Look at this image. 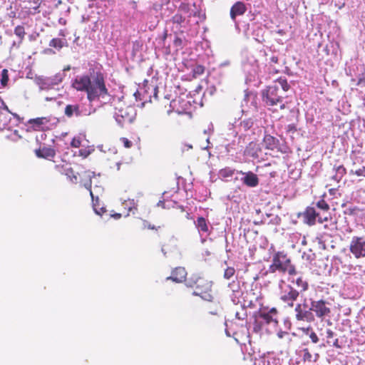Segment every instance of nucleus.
<instances>
[{
    "label": "nucleus",
    "mask_w": 365,
    "mask_h": 365,
    "mask_svg": "<svg viewBox=\"0 0 365 365\" xmlns=\"http://www.w3.org/2000/svg\"><path fill=\"white\" fill-rule=\"evenodd\" d=\"M209 313L212 315H216L217 314V308L215 307L213 310H210Z\"/></svg>",
    "instance_id": "obj_54"
},
{
    "label": "nucleus",
    "mask_w": 365,
    "mask_h": 365,
    "mask_svg": "<svg viewBox=\"0 0 365 365\" xmlns=\"http://www.w3.org/2000/svg\"><path fill=\"white\" fill-rule=\"evenodd\" d=\"M254 124V122L252 118H247L242 120L240 123V127L244 131H247L250 130Z\"/></svg>",
    "instance_id": "obj_30"
},
{
    "label": "nucleus",
    "mask_w": 365,
    "mask_h": 365,
    "mask_svg": "<svg viewBox=\"0 0 365 365\" xmlns=\"http://www.w3.org/2000/svg\"><path fill=\"white\" fill-rule=\"evenodd\" d=\"M290 88L287 80L285 78L279 77L274 81L273 84L267 86L262 92V101L267 106L279 105L280 109L285 108L283 103L282 94L287 92Z\"/></svg>",
    "instance_id": "obj_2"
},
{
    "label": "nucleus",
    "mask_w": 365,
    "mask_h": 365,
    "mask_svg": "<svg viewBox=\"0 0 365 365\" xmlns=\"http://www.w3.org/2000/svg\"><path fill=\"white\" fill-rule=\"evenodd\" d=\"M81 145V140L79 138H73L71 142V146L75 148H78Z\"/></svg>",
    "instance_id": "obj_39"
},
{
    "label": "nucleus",
    "mask_w": 365,
    "mask_h": 365,
    "mask_svg": "<svg viewBox=\"0 0 365 365\" xmlns=\"http://www.w3.org/2000/svg\"><path fill=\"white\" fill-rule=\"evenodd\" d=\"M167 35H168V34H167V31H165V33H164V34H163V41L166 38Z\"/></svg>",
    "instance_id": "obj_58"
},
{
    "label": "nucleus",
    "mask_w": 365,
    "mask_h": 365,
    "mask_svg": "<svg viewBox=\"0 0 365 365\" xmlns=\"http://www.w3.org/2000/svg\"><path fill=\"white\" fill-rule=\"evenodd\" d=\"M262 147L258 141H251L246 146L244 150V155L252 158L253 159L259 158L262 155Z\"/></svg>",
    "instance_id": "obj_13"
},
{
    "label": "nucleus",
    "mask_w": 365,
    "mask_h": 365,
    "mask_svg": "<svg viewBox=\"0 0 365 365\" xmlns=\"http://www.w3.org/2000/svg\"><path fill=\"white\" fill-rule=\"evenodd\" d=\"M279 61V58L277 56H272L270 58L269 66L273 67V64L277 63Z\"/></svg>",
    "instance_id": "obj_47"
},
{
    "label": "nucleus",
    "mask_w": 365,
    "mask_h": 365,
    "mask_svg": "<svg viewBox=\"0 0 365 365\" xmlns=\"http://www.w3.org/2000/svg\"><path fill=\"white\" fill-rule=\"evenodd\" d=\"M180 210H181V211H182V212H183V211H184V208H183V207H182V206H180Z\"/></svg>",
    "instance_id": "obj_62"
},
{
    "label": "nucleus",
    "mask_w": 365,
    "mask_h": 365,
    "mask_svg": "<svg viewBox=\"0 0 365 365\" xmlns=\"http://www.w3.org/2000/svg\"><path fill=\"white\" fill-rule=\"evenodd\" d=\"M91 78L88 75L78 76L73 80L72 86L78 91H84L87 93L89 86H91Z\"/></svg>",
    "instance_id": "obj_12"
},
{
    "label": "nucleus",
    "mask_w": 365,
    "mask_h": 365,
    "mask_svg": "<svg viewBox=\"0 0 365 365\" xmlns=\"http://www.w3.org/2000/svg\"><path fill=\"white\" fill-rule=\"evenodd\" d=\"M296 319L299 321L312 322L314 320V317L310 310H304L302 313L296 314Z\"/></svg>",
    "instance_id": "obj_24"
},
{
    "label": "nucleus",
    "mask_w": 365,
    "mask_h": 365,
    "mask_svg": "<svg viewBox=\"0 0 365 365\" xmlns=\"http://www.w3.org/2000/svg\"><path fill=\"white\" fill-rule=\"evenodd\" d=\"M303 222L309 226H313L317 222L320 224L327 222L330 217L329 216H320L319 213L316 211L313 207H307L302 213Z\"/></svg>",
    "instance_id": "obj_8"
},
{
    "label": "nucleus",
    "mask_w": 365,
    "mask_h": 365,
    "mask_svg": "<svg viewBox=\"0 0 365 365\" xmlns=\"http://www.w3.org/2000/svg\"><path fill=\"white\" fill-rule=\"evenodd\" d=\"M66 175H68L70 178H73L75 180H77V177L74 175L72 168L67 169Z\"/></svg>",
    "instance_id": "obj_44"
},
{
    "label": "nucleus",
    "mask_w": 365,
    "mask_h": 365,
    "mask_svg": "<svg viewBox=\"0 0 365 365\" xmlns=\"http://www.w3.org/2000/svg\"><path fill=\"white\" fill-rule=\"evenodd\" d=\"M309 338L311 339L312 341L314 344H316L319 341V338H318L317 334L314 331H312L310 333Z\"/></svg>",
    "instance_id": "obj_41"
},
{
    "label": "nucleus",
    "mask_w": 365,
    "mask_h": 365,
    "mask_svg": "<svg viewBox=\"0 0 365 365\" xmlns=\"http://www.w3.org/2000/svg\"><path fill=\"white\" fill-rule=\"evenodd\" d=\"M269 272L274 273L277 271L289 275L297 274L295 267L292 264L290 258L284 252H277L272 257V262L269 267Z\"/></svg>",
    "instance_id": "obj_4"
},
{
    "label": "nucleus",
    "mask_w": 365,
    "mask_h": 365,
    "mask_svg": "<svg viewBox=\"0 0 365 365\" xmlns=\"http://www.w3.org/2000/svg\"><path fill=\"white\" fill-rule=\"evenodd\" d=\"M317 207L324 211L328 212L330 209L329 204L323 199L319 200L317 204Z\"/></svg>",
    "instance_id": "obj_36"
},
{
    "label": "nucleus",
    "mask_w": 365,
    "mask_h": 365,
    "mask_svg": "<svg viewBox=\"0 0 365 365\" xmlns=\"http://www.w3.org/2000/svg\"><path fill=\"white\" fill-rule=\"evenodd\" d=\"M182 39L179 37H176L175 39L174 40V44L176 46H181L182 44Z\"/></svg>",
    "instance_id": "obj_49"
},
{
    "label": "nucleus",
    "mask_w": 365,
    "mask_h": 365,
    "mask_svg": "<svg viewBox=\"0 0 365 365\" xmlns=\"http://www.w3.org/2000/svg\"><path fill=\"white\" fill-rule=\"evenodd\" d=\"M310 310L313 311L319 318L329 316L331 312L330 308L327 307L326 302L322 299L312 302Z\"/></svg>",
    "instance_id": "obj_10"
},
{
    "label": "nucleus",
    "mask_w": 365,
    "mask_h": 365,
    "mask_svg": "<svg viewBox=\"0 0 365 365\" xmlns=\"http://www.w3.org/2000/svg\"><path fill=\"white\" fill-rule=\"evenodd\" d=\"M185 103V101L180 98L173 99L169 102L170 109L167 111L168 114H170L173 111L176 112L178 114L184 113L185 110L182 109V104Z\"/></svg>",
    "instance_id": "obj_17"
},
{
    "label": "nucleus",
    "mask_w": 365,
    "mask_h": 365,
    "mask_svg": "<svg viewBox=\"0 0 365 365\" xmlns=\"http://www.w3.org/2000/svg\"><path fill=\"white\" fill-rule=\"evenodd\" d=\"M357 85L364 86H365V73L361 74V76L359 78Z\"/></svg>",
    "instance_id": "obj_42"
},
{
    "label": "nucleus",
    "mask_w": 365,
    "mask_h": 365,
    "mask_svg": "<svg viewBox=\"0 0 365 365\" xmlns=\"http://www.w3.org/2000/svg\"><path fill=\"white\" fill-rule=\"evenodd\" d=\"M170 21L173 24V29L175 30V33L180 34L185 32V29L187 28L189 23V21L186 20L185 18L179 13L175 14L170 19Z\"/></svg>",
    "instance_id": "obj_11"
},
{
    "label": "nucleus",
    "mask_w": 365,
    "mask_h": 365,
    "mask_svg": "<svg viewBox=\"0 0 365 365\" xmlns=\"http://www.w3.org/2000/svg\"><path fill=\"white\" fill-rule=\"evenodd\" d=\"M34 153L37 158H43L48 160H51L56 154L54 148L46 146L36 149Z\"/></svg>",
    "instance_id": "obj_15"
},
{
    "label": "nucleus",
    "mask_w": 365,
    "mask_h": 365,
    "mask_svg": "<svg viewBox=\"0 0 365 365\" xmlns=\"http://www.w3.org/2000/svg\"><path fill=\"white\" fill-rule=\"evenodd\" d=\"M235 173V170L230 168H225L219 171V175L222 178H227L232 177Z\"/></svg>",
    "instance_id": "obj_29"
},
{
    "label": "nucleus",
    "mask_w": 365,
    "mask_h": 365,
    "mask_svg": "<svg viewBox=\"0 0 365 365\" xmlns=\"http://www.w3.org/2000/svg\"><path fill=\"white\" fill-rule=\"evenodd\" d=\"M235 274V269L232 267H228L225 269L223 277L226 279H230Z\"/></svg>",
    "instance_id": "obj_34"
},
{
    "label": "nucleus",
    "mask_w": 365,
    "mask_h": 365,
    "mask_svg": "<svg viewBox=\"0 0 365 365\" xmlns=\"http://www.w3.org/2000/svg\"><path fill=\"white\" fill-rule=\"evenodd\" d=\"M67 45L66 39L54 38L49 42V46L61 50L63 46Z\"/></svg>",
    "instance_id": "obj_25"
},
{
    "label": "nucleus",
    "mask_w": 365,
    "mask_h": 365,
    "mask_svg": "<svg viewBox=\"0 0 365 365\" xmlns=\"http://www.w3.org/2000/svg\"><path fill=\"white\" fill-rule=\"evenodd\" d=\"M179 10L187 12L189 11V5L185 3H182L179 6Z\"/></svg>",
    "instance_id": "obj_45"
},
{
    "label": "nucleus",
    "mask_w": 365,
    "mask_h": 365,
    "mask_svg": "<svg viewBox=\"0 0 365 365\" xmlns=\"http://www.w3.org/2000/svg\"><path fill=\"white\" fill-rule=\"evenodd\" d=\"M143 228H145H145L149 229V230L154 229V225H152L151 223H150L149 222H148L146 220L143 221Z\"/></svg>",
    "instance_id": "obj_46"
},
{
    "label": "nucleus",
    "mask_w": 365,
    "mask_h": 365,
    "mask_svg": "<svg viewBox=\"0 0 365 365\" xmlns=\"http://www.w3.org/2000/svg\"><path fill=\"white\" fill-rule=\"evenodd\" d=\"M120 141L123 145V147L125 148H130L133 146V143L127 138H120Z\"/></svg>",
    "instance_id": "obj_38"
},
{
    "label": "nucleus",
    "mask_w": 365,
    "mask_h": 365,
    "mask_svg": "<svg viewBox=\"0 0 365 365\" xmlns=\"http://www.w3.org/2000/svg\"><path fill=\"white\" fill-rule=\"evenodd\" d=\"M262 142L265 149L269 150H275L279 144V140L270 134H264Z\"/></svg>",
    "instance_id": "obj_19"
},
{
    "label": "nucleus",
    "mask_w": 365,
    "mask_h": 365,
    "mask_svg": "<svg viewBox=\"0 0 365 365\" xmlns=\"http://www.w3.org/2000/svg\"><path fill=\"white\" fill-rule=\"evenodd\" d=\"M186 217H187V219H189V218H190V214H189V213H187Z\"/></svg>",
    "instance_id": "obj_63"
},
{
    "label": "nucleus",
    "mask_w": 365,
    "mask_h": 365,
    "mask_svg": "<svg viewBox=\"0 0 365 365\" xmlns=\"http://www.w3.org/2000/svg\"><path fill=\"white\" fill-rule=\"evenodd\" d=\"M304 351V359H307L309 361H311V359H312V354H310V352L309 351L308 349H304L303 350Z\"/></svg>",
    "instance_id": "obj_43"
},
{
    "label": "nucleus",
    "mask_w": 365,
    "mask_h": 365,
    "mask_svg": "<svg viewBox=\"0 0 365 365\" xmlns=\"http://www.w3.org/2000/svg\"><path fill=\"white\" fill-rule=\"evenodd\" d=\"M278 312L276 308H272L268 310L267 308H261L255 318L254 330L258 331L261 330L264 324L273 323L274 325L278 324Z\"/></svg>",
    "instance_id": "obj_5"
},
{
    "label": "nucleus",
    "mask_w": 365,
    "mask_h": 365,
    "mask_svg": "<svg viewBox=\"0 0 365 365\" xmlns=\"http://www.w3.org/2000/svg\"><path fill=\"white\" fill-rule=\"evenodd\" d=\"M87 188L89 190L90 195L92 198L93 207L95 212L99 215H102L103 213H105L106 212V208L103 207H100L98 197L96 199L94 198L93 192L91 191V184L88 185V187Z\"/></svg>",
    "instance_id": "obj_23"
},
{
    "label": "nucleus",
    "mask_w": 365,
    "mask_h": 365,
    "mask_svg": "<svg viewBox=\"0 0 365 365\" xmlns=\"http://www.w3.org/2000/svg\"><path fill=\"white\" fill-rule=\"evenodd\" d=\"M333 346L336 347V348H340V345L339 344V339H335L333 344H332Z\"/></svg>",
    "instance_id": "obj_52"
},
{
    "label": "nucleus",
    "mask_w": 365,
    "mask_h": 365,
    "mask_svg": "<svg viewBox=\"0 0 365 365\" xmlns=\"http://www.w3.org/2000/svg\"><path fill=\"white\" fill-rule=\"evenodd\" d=\"M350 175H354L358 177L365 178V166H361L356 170H351L349 172Z\"/></svg>",
    "instance_id": "obj_35"
},
{
    "label": "nucleus",
    "mask_w": 365,
    "mask_h": 365,
    "mask_svg": "<svg viewBox=\"0 0 365 365\" xmlns=\"http://www.w3.org/2000/svg\"><path fill=\"white\" fill-rule=\"evenodd\" d=\"M164 227V225H158V226H155L154 225V229H152L153 230H155L156 232H158L160 231H161V230Z\"/></svg>",
    "instance_id": "obj_51"
},
{
    "label": "nucleus",
    "mask_w": 365,
    "mask_h": 365,
    "mask_svg": "<svg viewBox=\"0 0 365 365\" xmlns=\"http://www.w3.org/2000/svg\"><path fill=\"white\" fill-rule=\"evenodd\" d=\"M38 1H39V0H36V4H37V6H35V7H34V9H37V8L38 7V5H39V4H38Z\"/></svg>",
    "instance_id": "obj_60"
},
{
    "label": "nucleus",
    "mask_w": 365,
    "mask_h": 365,
    "mask_svg": "<svg viewBox=\"0 0 365 365\" xmlns=\"http://www.w3.org/2000/svg\"><path fill=\"white\" fill-rule=\"evenodd\" d=\"M86 94L89 102L98 101L100 98H105L109 95L104 75L101 72H96L93 76Z\"/></svg>",
    "instance_id": "obj_3"
},
{
    "label": "nucleus",
    "mask_w": 365,
    "mask_h": 365,
    "mask_svg": "<svg viewBox=\"0 0 365 365\" xmlns=\"http://www.w3.org/2000/svg\"><path fill=\"white\" fill-rule=\"evenodd\" d=\"M242 311L244 312L242 315H240V314L239 312H236V314H235L236 317L241 320H244L247 317V314L245 313V310L242 309Z\"/></svg>",
    "instance_id": "obj_48"
},
{
    "label": "nucleus",
    "mask_w": 365,
    "mask_h": 365,
    "mask_svg": "<svg viewBox=\"0 0 365 365\" xmlns=\"http://www.w3.org/2000/svg\"><path fill=\"white\" fill-rule=\"evenodd\" d=\"M58 35H59V36H63V37H65V36H66V35H65V33H64V31H63V30H61V31H59Z\"/></svg>",
    "instance_id": "obj_57"
},
{
    "label": "nucleus",
    "mask_w": 365,
    "mask_h": 365,
    "mask_svg": "<svg viewBox=\"0 0 365 365\" xmlns=\"http://www.w3.org/2000/svg\"><path fill=\"white\" fill-rule=\"evenodd\" d=\"M187 271L183 267H177L174 268L171 272V275L166 278V280H172L176 283H182V282H185L187 279Z\"/></svg>",
    "instance_id": "obj_14"
},
{
    "label": "nucleus",
    "mask_w": 365,
    "mask_h": 365,
    "mask_svg": "<svg viewBox=\"0 0 365 365\" xmlns=\"http://www.w3.org/2000/svg\"><path fill=\"white\" fill-rule=\"evenodd\" d=\"M279 287L280 300L287 306L292 307L294 302L297 299L299 295V292L284 282H282L279 284Z\"/></svg>",
    "instance_id": "obj_6"
},
{
    "label": "nucleus",
    "mask_w": 365,
    "mask_h": 365,
    "mask_svg": "<svg viewBox=\"0 0 365 365\" xmlns=\"http://www.w3.org/2000/svg\"><path fill=\"white\" fill-rule=\"evenodd\" d=\"M79 153L81 155H83L84 157H86L88 155V153H86V150H81Z\"/></svg>",
    "instance_id": "obj_56"
},
{
    "label": "nucleus",
    "mask_w": 365,
    "mask_h": 365,
    "mask_svg": "<svg viewBox=\"0 0 365 365\" xmlns=\"http://www.w3.org/2000/svg\"><path fill=\"white\" fill-rule=\"evenodd\" d=\"M43 81V78H38V83L40 84V83H41V82H42Z\"/></svg>",
    "instance_id": "obj_61"
},
{
    "label": "nucleus",
    "mask_w": 365,
    "mask_h": 365,
    "mask_svg": "<svg viewBox=\"0 0 365 365\" xmlns=\"http://www.w3.org/2000/svg\"><path fill=\"white\" fill-rule=\"evenodd\" d=\"M334 336V332L331 329H328L326 331V337L327 339V343L330 344L329 339H332Z\"/></svg>",
    "instance_id": "obj_40"
},
{
    "label": "nucleus",
    "mask_w": 365,
    "mask_h": 365,
    "mask_svg": "<svg viewBox=\"0 0 365 365\" xmlns=\"http://www.w3.org/2000/svg\"><path fill=\"white\" fill-rule=\"evenodd\" d=\"M196 226L198 230L202 232L205 233L208 232V225L205 218L203 217H199L197 219Z\"/></svg>",
    "instance_id": "obj_26"
},
{
    "label": "nucleus",
    "mask_w": 365,
    "mask_h": 365,
    "mask_svg": "<svg viewBox=\"0 0 365 365\" xmlns=\"http://www.w3.org/2000/svg\"><path fill=\"white\" fill-rule=\"evenodd\" d=\"M9 81V73L6 69H3L1 71V84L2 86H6Z\"/></svg>",
    "instance_id": "obj_37"
},
{
    "label": "nucleus",
    "mask_w": 365,
    "mask_h": 365,
    "mask_svg": "<svg viewBox=\"0 0 365 365\" xmlns=\"http://www.w3.org/2000/svg\"><path fill=\"white\" fill-rule=\"evenodd\" d=\"M11 113L6 106V110H0V130L7 129L11 120Z\"/></svg>",
    "instance_id": "obj_21"
},
{
    "label": "nucleus",
    "mask_w": 365,
    "mask_h": 365,
    "mask_svg": "<svg viewBox=\"0 0 365 365\" xmlns=\"http://www.w3.org/2000/svg\"><path fill=\"white\" fill-rule=\"evenodd\" d=\"M50 122L51 118L48 116L38 117L29 119L25 125L27 127L26 130L29 132H41L50 129L48 125Z\"/></svg>",
    "instance_id": "obj_7"
},
{
    "label": "nucleus",
    "mask_w": 365,
    "mask_h": 365,
    "mask_svg": "<svg viewBox=\"0 0 365 365\" xmlns=\"http://www.w3.org/2000/svg\"><path fill=\"white\" fill-rule=\"evenodd\" d=\"M278 33L280 34H283V31L280 30V31H278Z\"/></svg>",
    "instance_id": "obj_64"
},
{
    "label": "nucleus",
    "mask_w": 365,
    "mask_h": 365,
    "mask_svg": "<svg viewBox=\"0 0 365 365\" xmlns=\"http://www.w3.org/2000/svg\"><path fill=\"white\" fill-rule=\"evenodd\" d=\"M14 34L20 38L21 41H22L26 35L24 27L20 25L16 26L14 29Z\"/></svg>",
    "instance_id": "obj_32"
},
{
    "label": "nucleus",
    "mask_w": 365,
    "mask_h": 365,
    "mask_svg": "<svg viewBox=\"0 0 365 365\" xmlns=\"http://www.w3.org/2000/svg\"><path fill=\"white\" fill-rule=\"evenodd\" d=\"M245 177L242 179V182L250 187H255L259 185V178L257 175L252 172L242 173Z\"/></svg>",
    "instance_id": "obj_18"
},
{
    "label": "nucleus",
    "mask_w": 365,
    "mask_h": 365,
    "mask_svg": "<svg viewBox=\"0 0 365 365\" xmlns=\"http://www.w3.org/2000/svg\"><path fill=\"white\" fill-rule=\"evenodd\" d=\"M269 73H278V70L275 69L274 68H272V67H269Z\"/></svg>",
    "instance_id": "obj_53"
},
{
    "label": "nucleus",
    "mask_w": 365,
    "mask_h": 365,
    "mask_svg": "<svg viewBox=\"0 0 365 365\" xmlns=\"http://www.w3.org/2000/svg\"><path fill=\"white\" fill-rule=\"evenodd\" d=\"M296 285L299 289V292H304L309 288V284L303 277H299L296 279Z\"/></svg>",
    "instance_id": "obj_27"
},
{
    "label": "nucleus",
    "mask_w": 365,
    "mask_h": 365,
    "mask_svg": "<svg viewBox=\"0 0 365 365\" xmlns=\"http://www.w3.org/2000/svg\"><path fill=\"white\" fill-rule=\"evenodd\" d=\"M200 12L199 11H196V12H195V13H194L193 16H200Z\"/></svg>",
    "instance_id": "obj_59"
},
{
    "label": "nucleus",
    "mask_w": 365,
    "mask_h": 365,
    "mask_svg": "<svg viewBox=\"0 0 365 365\" xmlns=\"http://www.w3.org/2000/svg\"><path fill=\"white\" fill-rule=\"evenodd\" d=\"M295 312H296V314H299V313H302L303 312V310L302 309V306L300 304H298L296 307H295Z\"/></svg>",
    "instance_id": "obj_50"
},
{
    "label": "nucleus",
    "mask_w": 365,
    "mask_h": 365,
    "mask_svg": "<svg viewBox=\"0 0 365 365\" xmlns=\"http://www.w3.org/2000/svg\"><path fill=\"white\" fill-rule=\"evenodd\" d=\"M336 173L334 176V178L337 180V182H339L341 178L346 175V169L344 168V165H339L336 168Z\"/></svg>",
    "instance_id": "obj_31"
},
{
    "label": "nucleus",
    "mask_w": 365,
    "mask_h": 365,
    "mask_svg": "<svg viewBox=\"0 0 365 365\" xmlns=\"http://www.w3.org/2000/svg\"><path fill=\"white\" fill-rule=\"evenodd\" d=\"M247 11V7L242 1L235 2L230 9V15L231 19L235 21L237 16L243 15Z\"/></svg>",
    "instance_id": "obj_16"
},
{
    "label": "nucleus",
    "mask_w": 365,
    "mask_h": 365,
    "mask_svg": "<svg viewBox=\"0 0 365 365\" xmlns=\"http://www.w3.org/2000/svg\"><path fill=\"white\" fill-rule=\"evenodd\" d=\"M349 251L356 259L365 257V237L354 236L350 242Z\"/></svg>",
    "instance_id": "obj_9"
},
{
    "label": "nucleus",
    "mask_w": 365,
    "mask_h": 365,
    "mask_svg": "<svg viewBox=\"0 0 365 365\" xmlns=\"http://www.w3.org/2000/svg\"><path fill=\"white\" fill-rule=\"evenodd\" d=\"M212 284L213 282L211 280L198 274H192L186 280V286L194 289L192 295L198 296L202 299L218 307L219 302L216 299L212 290Z\"/></svg>",
    "instance_id": "obj_1"
},
{
    "label": "nucleus",
    "mask_w": 365,
    "mask_h": 365,
    "mask_svg": "<svg viewBox=\"0 0 365 365\" xmlns=\"http://www.w3.org/2000/svg\"><path fill=\"white\" fill-rule=\"evenodd\" d=\"M87 188L89 190L90 195L92 198L93 207L95 212L99 215H102L103 213H105L106 212V208L103 207H100L98 197L96 199L94 198L93 192L91 191V184L88 185V187Z\"/></svg>",
    "instance_id": "obj_22"
},
{
    "label": "nucleus",
    "mask_w": 365,
    "mask_h": 365,
    "mask_svg": "<svg viewBox=\"0 0 365 365\" xmlns=\"http://www.w3.org/2000/svg\"><path fill=\"white\" fill-rule=\"evenodd\" d=\"M360 211H361V210L359 207L356 206H352L346 207L344 210V215H356Z\"/></svg>",
    "instance_id": "obj_33"
},
{
    "label": "nucleus",
    "mask_w": 365,
    "mask_h": 365,
    "mask_svg": "<svg viewBox=\"0 0 365 365\" xmlns=\"http://www.w3.org/2000/svg\"><path fill=\"white\" fill-rule=\"evenodd\" d=\"M81 110L80 109V105L78 103L68 104L66 106L64 109V114L67 118H72L73 116L79 117L81 115Z\"/></svg>",
    "instance_id": "obj_20"
},
{
    "label": "nucleus",
    "mask_w": 365,
    "mask_h": 365,
    "mask_svg": "<svg viewBox=\"0 0 365 365\" xmlns=\"http://www.w3.org/2000/svg\"><path fill=\"white\" fill-rule=\"evenodd\" d=\"M205 71V68L202 65L197 64L195 65L192 69V76L194 78H197L200 76H202Z\"/></svg>",
    "instance_id": "obj_28"
},
{
    "label": "nucleus",
    "mask_w": 365,
    "mask_h": 365,
    "mask_svg": "<svg viewBox=\"0 0 365 365\" xmlns=\"http://www.w3.org/2000/svg\"><path fill=\"white\" fill-rule=\"evenodd\" d=\"M121 216H122V214H120V213H115L114 215H112V217H113L116 220L120 218Z\"/></svg>",
    "instance_id": "obj_55"
}]
</instances>
